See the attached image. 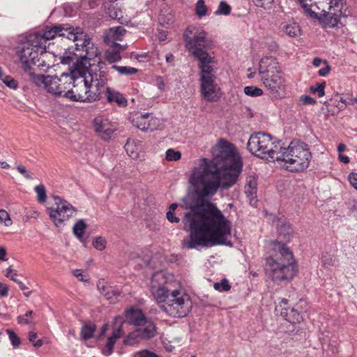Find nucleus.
I'll list each match as a JSON object with an SVG mask.
<instances>
[{
  "mask_svg": "<svg viewBox=\"0 0 357 357\" xmlns=\"http://www.w3.org/2000/svg\"><path fill=\"white\" fill-rule=\"evenodd\" d=\"M213 158H202L195 167L189 178L194 193L185 197L186 208L183 222L188 224L189 238L183 242L184 248L223 244L230 232L229 222L212 202L211 198L220 188L234 185L242 170V161L233 144L221 139L213 149Z\"/></svg>",
  "mask_w": 357,
  "mask_h": 357,
  "instance_id": "f257e3e1",
  "label": "nucleus"
},
{
  "mask_svg": "<svg viewBox=\"0 0 357 357\" xmlns=\"http://www.w3.org/2000/svg\"><path fill=\"white\" fill-rule=\"evenodd\" d=\"M150 290L160 308L167 314L174 317H185L192 307L188 294L180 287L174 276L164 271L153 274Z\"/></svg>",
  "mask_w": 357,
  "mask_h": 357,
  "instance_id": "f03ea898",
  "label": "nucleus"
},
{
  "mask_svg": "<svg viewBox=\"0 0 357 357\" xmlns=\"http://www.w3.org/2000/svg\"><path fill=\"white\" fill-rule=\"evenodd\" d=\"M304 13L310 18L319 19L325 26L335 27L343 24L346 17V0H298Z\"/></svg>",
  "mask_w": 357,
  "mask_h": 357,
  "instance_id": "7ed1b4c3",
  "label": "nucleus"
},
{
  "mask_svg": "<svg viewBox=\"0 0 357 357\" xmlns=\"http://www.w3.org/2000/svg\"><path fill=\"white\" fill-rule=\"evenodd\" d=\"M273 252L266 259V275L274 281L293 278L297 271L292 252L284 244L273 241Z\"/></svg>",
  "mask_w": 357,
  "mask_h": 357,
  "instance_id": "20e7f679",
  "label": "nucleus"
},
{
  "mask_svg": "<svg viewBox=\"0 0 357 357\" xmlns=\"http://www.w3.org/2000/svg\"><path fill=\"white\" fill-rule=\"evenodd\" d=\"M278 157L276 161L284 162L287 170L297 172L307 168L312 154L305 143L291 142L287 147L281 146Z\"/></svg>",
  "mask_w": 357,
  "mask_h": 357,
  "instance_id": "39448f33",
  "label": "nucleus"
},
{
  "mask_svg": "<svg viewBox=\"0 0 357 357\" xmlns=\"http://www.w3.org/2000/svg\"><path fill=\"white\" fill-rule=\"evenodd\" d=\"M32 34L38 38L37 40L42 46V52L45 51L47 42L56 37H64L72 40H80L83 43L81 45L77 43V46H81L82 47L84 46L89 47L91 45L89 40L86 38V36L81 28H75L69 24H59L51 27L46 26L40 31Z\"/></svg>",
  "mask_w": 357,
  "mask_h": 357,
  "instance_id": "423d86ee",
  "label": "nucleus"
},
{
  "mask_svg": "<svg viewBox=\"0 0 357 357\" xmlns=\"http://www.w3.org/2000/svg\"><path fill=\"white\" fill-rule=\"evenodd\" d=\"M89 71L87 63L84 61H77L74 63L69 74L72 77V84L65 93L66 98L73 101L88 102Z\"/></svg>",
  "mask_w": 357,
  "mask_h": 357,
  "instance_id": "0eeeda50",
  "label": "nucleus"
},
{
  "mask_svg": "<svg viewBox=\"0 0 357 357\" xmlns=\"http://www.w3.org/2000/svg\"><path fill=\"white\" fill-rule=\"evenodd\" d=\"M247 147L250 152L256 156L275 161L278 158L281 144L273 138L271 135L259 132L250 135Z\"/></svg>",
  "mask_w": 357,
  "mask_h": 357,
  "instance_id": "6e6552de",
  "label": "nucleus"
},
{
  "mask_svg": "<svg viewBox=\"0 0 357 357\" xmlns=\"http://www.w3.org/2000/svg\"><path fill=\"white\" fill-rule=\"evenodd\" d=\"M33 81L39 87H43L54 96H63L67 92L72 84V77L69 74L62 73L60 77L38 75L33 77Z\"/></svg>",
  "mask_w": 357,
  "mask_h": 357,
  "instance_id": "1a4fd4ad",
  "label": "nucleus"
},
{
  "mask_svg": "<svg viewBox=\"0 0 357 357\" xmlns=\"http://www.w3.org/2000/svg\"><path fill=\"white\" fill-rule=\"evenodd\" d=\"M128 321L135 326L141 340H150L156 335V326L151 319L146 318L138 308H130L126 312Z\"/></svg>",
  "mask_w": 357,
  "mask_h": 357,
  "instance_id": "9d476101",
  "label": "nucleus"
},
{
  "mask_svg": "<svg viewBox=\"0 0 357 357\" xmlns=\"http://www.w3.org/2000/svg\"><path fill=\"white\" fill-rule=\"evenodd\" d=\"M213 63L199 65L200 71V91L205 100L215 102L220 97V88L215 83Z\"/></svg>",
  "mask_w": 357,
  "mask_h": 357,
  "instance_id": "9b49d317",
  "label": "nucleus"
},
{
  "mask_svg": "<svg viewBox=\"0 0 357 357\" xmlns=\"http://www.w3.org/2000/svg\"><path fill=\"white\" fill-rule=\"evenodd\" d=\"M188 30H186L184 35L186 47L199 60V65L213 63V59L205 50L206 47V33L204 31H198L195 33L192 38L188 35Z\"/></svg>",
  "mask_w": 357,
  "mask_h": 357,
  "instance_id": "f8f14e48",
  "label": "nucleus"
},
{
  "mask_svg": "<svg viewBox=\"0 0 357 357\" xmlns=\"http://www.w3.org/2000/svg\"><path fill=\"white\" fill-rule=\"evenodd\" d=\"M87 77H89L88 102L100 100L101 94L107 89V73L99 66H93L89 68Z\"/></svg>",
  "mask_w": 357,
  "mask_h": 357,
  "instance_id": "ddd939ff",
  "label": "nucleus"
},
{
  "mask_svg": "<svg viewBox=\"0 0 357 357\" xmlns=\"http://www.w3.org/2000/svg\"><path fill=\"white\" fill-rule=\"evenodd\" d=\"M37 36L29 34L24 40L22 41L17 47V53L20 61L24 66H29L31 63H36V59H38V52H42V46L38 42Z\"/></svg>",
  "mask_w": 357,
  "mask_h": 357,
  "instance_id": "4468645a",
  "label": "nucleus"
},
{
  "mask_svg": "<svg viewBox=\"0 0 357 357\" xmlns=\"http://www.w3.org/2000/svg\"><path fill=\"white\" fill-rule=\"evenodd\" d=\"M56 208H48L47 213L56 227L61 226L63 222L68 220L76 212L75 208L66 200L55 197Z\"/></svg>",
  "mask_w": 357,
  "mask_h": 357,
  "instance_id": "2eb2a0df",
  "label": "nucleus"
},
{
  "mask_svg": "<svg viewBox=\"0 0 357 357\" xmlns=\"http://www.w3.org/2000/svg\"><path fill=\"white\" fill-rule=\"evenodd\" d=\"M131 121L134 126L144 132L153 131L160 129L162 126V121L151 113L135 114Z\"/></svg>",
  "mask_w": 357,
  "mask_h": 357,
  "instance_id": "dca6fc26",
  "label": "nucleus"
},
{
  "mask_svg": "<svg viewBox=\"0 0 357 357\" xmlns=\"http://www.w3.org/2000/svg\"><path fill=\"white\" fill-rule=\"evenodd\" d=\"M272 96L282 98L285 91V78L282 73H276L261 79Z\"/></svg>",
  "mask_w": 357,
  "mask_h": 357,
  "instance_id": "f3484780",
  "label": "nucleus"
},
{
  "mask_svg": "<svg viewBox=\"0 0 357 357\" xmlns=\"http://www.w3.org/2000/svg\"><path fill=\"white\" fill-rule=\"evenodd\" d=\"M282 67L278 59L273 56H264L259 63L258 72L260 79L276 73H282Z\"/></svg>",
  "mask_w": 357,
  "mask_h": 357,
  "instance_id": "a211bd4d",
  "label": "nucleus"
},
{
  "mask_svg": "<svg viewBox=\"0 0 357 357\" xmlns=\"http://www.w3.org/2000/svg\"><path fill=\"white\" fill-rule=\"evenodd\" d=\"M94 128L96 132L105 140L111 138L116 127L107 119L102 117H96L94 119Z\"/></svg>",
  "mask_w": 357,
  "mask_h": 357,
  "instance_id": "6ab92c4d",
  "label": "nucleus"
},
{
  "mask_svg": "<svg viewBox=\"0 0 357 357\" xmlns=\"http://www.w3.org/2000/svg\"><path fill=\"white\" fill-rule=\"evenodd\" d=\"M287 301V299L283 298L279 305L275 307V310L279 311L280 310L281 316L289 323L293 324L300 323L303 320V317L297 310L294 307L289 308L282 306V305H286Z\"/></svg>",
  "mask_w": 357,
  "mask_h": 357,
  "instance_id": "aec40b11",
  "label": "nucleus"
},
{
  "mask_svg": "<svg viewBox=\"0 0 357 357\" xmlns=\"http://www.w3.org/2000/svg\"><path fill=\"white\" fill-rule=\"evenodd\" d=\"M126 30L123 26H115L109 29L104 37V41L109 45H118L117 41L122 40Z\"/></svg>",
  "mask_w": 357,
  "mask_h": 357,
  "instance_id": "412c9836",
  "label": "nucleus"
},
{
  "mask_svg": "<svg viewBox=\"0 0 357 357\" xmlns=\"http://www.w3.org/2000/svg\"><path fill=\"white\" fill-rule=\"evenodd\" d=\"M280 31L290 38H298L301 36V29L294 21L283 22L280 25Z\"/></svg>",
  "mask_w": 357,
  "mask_h": 357,
  "instance_id": "4be33fe9",
  "label": "nucleus"
},
{
  "mask_svg": "<svg viewBox=\"0 0 357 357\" xmlns=\"http://www.w3.org/2000/svg\"><path fill=\"white\" fill-rule=\"evenodd\" d=\"M123 334L121 326L118 327L113 331L112 335L107 338L105 346L102 349V352L105 356H108L112 354L114 346L116 340L119 339Z\"/></svg>",
  "mask_w": 357,
  "mask_h": 357,
  "instance_id": "5701e85b",
  "label": "nucleus"
},
{
  "mask_svg": "<svg viewBox=\"0 0 357 357\" xmlns=\"http://www.w3.org/2000/svg\"><path fill=\"white\" fill-rule=\"evenodd\" d=\"M84 34L86 36V38H88L91 43L89 47H85V46L83 47H82L81 46H77V43H79L81 45L83 43L80 40H73V41L75 42L76 50H77V51L82 50L83 52H85V54L80 56L82 58V59L81 61H84L87 63V66H88L90 64L87 61L86 59H91V58L96 56L98 55V50L96 48L93 47V44L92 43L90 38L86 36V34H85L84 33Z\"/></svg>",
  "mask_w": 357,
  "mask_h": 357,
  "instance_id": "b1692460",
  "label": "nucleus"
},
{
  "mask_svg": "<svg viewBox=\"0 0 357 357\" xmlns=\"http://www.w3.org/2000/svg\"><path fill=\"white\" fill-rule=\"evenodd\" d=\"M106 96L110 103L115 102L119 107H126L128 105V100L123 94L110 88L106 89Z\"/></svg>",
  "mask_w": 357,
  "mask_h": 357,
  "instance_id": "393cba45",
  "label": "nucleus"
},
{
  "mask_svg": "<svg viewBox=\"0 0 357 357\" xmlns=\"http://www.w3.org/2000/svg\"><path fill=\"white\" fill-rule=\"evenodd\" d=\"M111 47H112V49L106 51L105 56L107 60L110 63H112L121 59V52L126 49L127 45H118Z\"/></svg>",
  "mask_w": 357,
  "mask_h": 357,
  "instance_id": "a878e982",
  "label": "nucleus"
},
{
  "mask_svg": "<svg viewBox=\"0 0 357 357\" xmlns=\"http://www.w3.org/2000/svg\"><path fill=\"white\" fill-rule=\"evenodd\" d=\"M257 190V180L255 176H248L246 178L245 192L248 197H255Z\"/></svg>",
  "mask_w": 357,
  "mask_h": 357,
  "instance_id": "bb28decb",
  "label": "nucleus"
},
{
  "mask_svg": "<svg viewBox=\"0 0 357 357\" xmlns=\"http://www.w3.org/2000/svg\"><path fill=\"white\" fill-rule=\"evenodd\" d=\"M96 329L95 324L92 322L85 323L81 330V336L84 340H89L93 336Z\"/></svg>",
  "mask_w": 357,
  "mask_h": 357,
  "instance_id": "cd10ccee",
  "label": "nucleus"
},
{
  "mask_svg": "<svg viewBox=\"0 0 357 357\" xmlns=\"http://www.w3.org/2000/svg\"><path fill=\"white\" fill-rule=\"evenodd\" d=\"M112 68L116 70L119 74L122 75H131L136 74L138 72L137 68L130 66H119L113 65Z\"/></svg>",
  "mask_w": 357,
  "mask_h": 357,
  "instance_id": "c85d7f7f",
  "label": "nucleus"
},
{
  "mask_svg": "<svg viewBox=\"0 0 357 357\" xmlns=\"http://www.w3.org/2000/svg\"><path fill=\"white\" fill-rule=\"evenodd\" d=\"M321 262L325 267L336 266L338 265L339 260L333 255L326 254L321 257Z\"/></svg>",
  "mask_w": 357,
  "mask_h": 357,
  "instance_id": "c756f323",
  "label": "nucleus"
},
{
  "mask_svg": "<svg viewBox=\"0 0 357 357\" xmlns=\"http://www.w3.org/2000/svg\"><path fill=\"white\" fill-rule=\"evenodd\" d=\"M141 340L136 329L130 332L124 339L123 342L127 345H134Z\"/></svg>",
  "mask_w": 357,
  "mask_h": 357,
  "instance_id": "7c9ffc66",
  "label": "nucleus"
},
{
  "mask_svg": "<svg viewBox=\"0 0 357 357\" xmlns=\"http://www.w3.org/2000/svg\"><path fill=\"white\" fill-rule=\"evenodd\" d=\"M207 6L204 0H198L195 4V13L199 17H202L207 14Z\"/></svg>",
  "mask_w": 357,
  "mask_h": 357,
  "instance_id": "2f4dec72",
  "label": "nucleus"
},
{
  "mask_svg": "<svg viewBox=\"0 0 357 357\" xmlns=\"http://www.w3.org/2000/svg\"><path fill=\"white\" fill-rule=\"evenodd\" d=\"M86 227V225L83 220H80L77 222L73 227V232L75 235L79 238H82Z\"/></svg>",
  "mask_w": 357,
  "mask_h": 357,
  "instance_id": "473e14b6",
  "label": "nucleus"
},
{
  "mask_svg": "<svg viewBox=\"0 0 357 357\" xmlns=\"http://www.w3.org/2000/svg\"><path fill=\"white\" fill-rule=\"evenodd\" d=\"M244 93L251 97H258L263 94V91L255 86H248L244 88Z\"/></svg>",
  "mask_w": 357,
  "mask_h": 357,
  "instance_id": "72a5a7b5",
  "label": "nucleus"
},
{
  "mask_svg": "<svg viewBox=\"0 0 357 357\" xmlns=\"http://www.w3.org/2000/svg\"><path fill=\"white\" fill-rule=\"evenodd\" d=\"M35 192L37 194L38 201L39 203H44L46 201L47 195L45 186L39 185L35 187Z\"/></svg>",
  "mask_w": 357,
  "mask_h": 357,
  "instance_id": "f704fd0d",
  "label": "nucleus"
},
{
  "mask_svg": "<svg viewBox=\"0 0 357 357\" xmlns=\"http://www.w3.org/2000/svg\"><path fill=\"white\" fill-rule=\"evenodd\" d=\"M231 13V7L225 1H220L218 8L215 12L217 15H227Z\"/></svg>",
  "mask_w": 357,
  "mask_h": 357,
  "instance_id": "c9c22d12",
  "label": "nucleus"
},
{
  "mask_svg": "<svg viewBox=\"0 0 357 357\" xmlns=\"http://www.w3.org/2000/svg\"><path fill=\"white\" fill-rule=\"evenodd\" d=\"M181 158V153L172 149H169L166 151V160L168 161H178Z\"/></svg>",
  "mask_w": 357,
  "mask_h": 357,
  "instance_id": "e433bc0d",
  "label": "nucleus"
},
{
  "mask_svg": "<svg viewBox=\"0 0 357 357\" xmlns=\"http://www.w3.org/2000/svg\"><path fill=\"white\" fill-rule=\"evenodd\" d=\"M326 86V82H323L321 83H316L314 85H312L310 86L311 92L314 93H317L319 97H322L324 96V88Z\"/></svg>",
  "mask_w": 357,
  "mask_h": 357,
  "instance_id": "4c0bfd02",
  "label": "nucleus"
},
{
  "mask_svg": "<svg viewBox=\"0 0 357 357\" xmlns=\"http://www.w3.org/2000/svg\"><path fill=\"white\" fill-rule=\"evenodd\" d=\"M213 287L219 291H228L231 289L229 281L225 278L222 279L220 282L214 283Z\"/></svg>",
  "mask_w": 357,
  "mask_h": 357,
  "instance_id": "58836bf2",
  "label": "nucleus"
},
{
  "mask_svg": "<svg viewBox=\"0 0 357 357\" xmlns=\"http://www.w3.org/2000/svg\"><path fill=\"white\" fill-rule=\"evenodd\" d=\"M0 223H3L6 227H9L13 224V221L10 219L9 214L4 209L0 210Z\"/></svg>",
  "mask_w": 357,
  "mask_h": 357,
  "instance_id": "ea45409f",
  "label": "nucleus"
},
{
  "mask_svg": "<svg viewBox=\"0 0 357 357\" xmlns=\"http://www.w3.org/2000/svg\"><path fill=\"white\" fill-rule=\"evenodd\" d=\"M92 244L96 249L102 251L105 248L106 240L102 236L96 237L93 241Z\"/></svg>",
  "mask_w": 357,
  "mask_h": 357,
  "instance_id": "a19ab883",
  "label": "nucleus"
},
{
  "mask_svg": "<svg viewBox=\"0 0 357 357\" xmlns=\"http://www.w3.org/2000/svg\"><path fill=\"white\" fill-rule=\"evenodd\" d=\"M7 333L8 334L9 339L11 342L12 345L16 348L20 346L21 344L20 338L17 336L16 333H15L13 331L7 329Z\"/></svg>",
  "mask_w": 357,
  "mask_h": 357,
  "instance_id": "79ce46f5",
  "label": "nucleus"
},
{
  "mask_svg": "<svg viewBox=\"0 0 357 357\" xmlns=\"http://www.w3.org/2000/svg\"><path fill=\"white\" fill-rule=\"evenodd\" d=\"M8 87L16 89L18 87V82L9 75H6L1 80Z\"/></svg>",
  "mask_w": 357,
  "mask_h": 357,
  "instance_id": "37998d69",
  "label": "nucleus"
},
{
  "mask_svg": "<svg viewBox=\"0 0 357 357\" xmlns=\"http://www.w3.org/2000/svg\"><path fill=\"white\" fill-rule=\"evenodd\" d=\"M119 295L120 292L119 291L113 290L111 287H109L104 294L105 298L111 302H115Z\"/></svg>",
  "mask_w": 357,
  "mask_h": 357,
  "instance_id": "c03bdc74",
  "label": "nucleus"
},
{
  "mask_svg": "<svg viewBox=\"0 0 357 357\" xmlns=\"http://www.w3.org/2000/svg\"><path fill=\"white\" fill-rule=\"evenodd\" d=\"M28 337H29V340L33 344V347H40L43 345V340L40 339H37L38 338L37 333H36L33 331H31V332H29Z\"/></svg>",
  "mask_w": 357,
  "mask_h": 357,
  "instance_id": "a18cd8bd",
  "label": "nucleus"
},
{
  "mask_svg": "<svg viewBox=\"0 0 357 357\" xmlns=\"http://www.w3.org/2000/svg\"><path fill=\"white\" fill-rule=\"evenodd\" d=\"M107 13L112 19L119 20L121 18L123 17L121 10L119 8H110L109 7H108Z\"/></svg>",
  "mask_w": 357,
  "mask_h": 357,
  "instance_id": "49530a36",
  "label": "nucleus"
},
{
  "mask_svg": "<svg viewBox=\"0 0 357 357\" xmlns=\"http://www.w3.org/2000/svg\"><path fill=\"white\" fill-rule=\"evenodd\" d=\"M255 4L264 9H269L272 7L274 0H253Z\"/></svg>",
  "mask_w": 357,
  "mask_h": 357,
  "instance_id": "de8ad7c7",
  "label": "nucleus"
},
{
  "mask_svg": "<svg viewBox=\"0 0 357 357\" xmlns=\"http://www.w3.org/2000/svg\"><path fill=\"white\" fill-rule=\"evenodd\" d=\"M5 276L8 278H10L11 280H13V282H17V281H19L17 279V272L16 270H14L12 266H9L7 269H6V273L5 275Z\"/></svg>",
  "mask_w": 357,
  "mask_h": 357,
  "instance_id": "09e8293b",
  "label": "nucleus"
},
{
  "mask_svg": "<svg viewBox=\"0 0 357 357\" xmlns=\"http://www.w3.org/2000/svg\"><path fill=\"white\" fill-rule=\"evenodd\" d=\"M33 314V311L30 310L26 312V314L23 316H19L17 317V322L20 324H28L30 321L28 319V317H31Z\"/></svg>",
  "mask_w": 357,
  "mask_h": 357,
  "instance_id": "8fccbe9b",
  "label": "nucleus"
},
{
  "mask_svg": "<svg viewBox=\"0 0 357 357\" xmlns=\"http://www.w3.org/2000/svg\"><path fill=\"white\" fill-rule=\"evenodd\" d=\"M17 171L27 179H31L32 175L26 170V167L22 165L17 166Z\"/></svg>",
  "mask_w": 357,
  "mask_h": 357,
  "instance_id": "3c124183",
  "label": "nucleus"
},
{
  "mask_svg": "<svg viewBox=\"0 0 357 357\" xmlns=\"http://www.w3.org/2000/svg\"><path fill=\"white\" fill-rule=\"evenodd\" d=\"M135 357H158V356L148 350H142L135 354Z\"/></svg>",
  "mask_w": 357,
  "mask_h": 357,
  "instance_id": "603ef678",
  "label": "nucleus"
},
{
  "mask_svg": "<svg viewBox=\"0 0 357 357\" xmlns=\"http://www.w3.org/2000/svg\"><path fill=\"white\" fill-rule=\"evenodd\" d=\"M125 149L128 153V154L131 157V158H136L137 156V153H136L135 151H134L132 150V144H130V142H127L126 144L125 145Z\"/></svg>",
  "mask_w": 357,
  "mask_h": 357,
  "instance_id": "864d4df0",
  "label": "nucleus"
},
{
  "mask_svg": "<svg viewBox=\"0 0 357 357\" xmlns=\"http://www.w3.org/2000/svg\"><path fill=\"white\" fill-rule=\"evenodd\" d=\"M324 63L325 64V67L321 68L318 72L319 75L322 77L327 75L331 70V67L328 64L327 61H324Z\"/></svg>",
  "mask_w": 357,
  "mask_h": 357,
  "instance_id": "5fc2aeb1",
  "label": "nucleus"
},
{
  "mask_svg": "<svg viewBox=\"0 0 357 357\" xmlns=\"http://www.w3.org/2000/svg\"><path fill=\"white\" fill-rule=\"evenodd\" d=\"M301 100L304 105H314L316 103V100L308 96H302Z\"/></svg>",
  "mask_w": 357,
  "mask_h": 357,
  "instance_id": "6e6d98bb",
  "label": "nucleus"
},
{
  "mask_svg": "<svg viewBox=\"0 0 357 357\" xmlns=\"http://www.w3.org/2000/svg\"><path fill=\"white\" fill-rule=\"evenodd\" d=\"M73 275L80 281L84 282L88 280V279L86 278V276L82 274V271L81 269H76L73 271Z\"/></svg>",
  "mask_w": 357,
  "mask_h": 357,
  "instance_id": "4d7b16f0",
  "label": "nucleus"
},
{
  "mask_svg": "<svg viewBox=\"0 0 357 357\" xmlns=\"http://www.w3.org/2000/svg\"><path fill=\"white\" fill-rule=\"evenodd\" d=\"M166 217L170 222L178 223L180 221L179 218L175 216L174 212H167Z\"/></svg>",
  "mask_w": 357,
  "mask_h": 357,
  "instance_id": "13d9d810",
  "label": "nucleus"
},
{
  "mask_svg": "<svg viewBox=\"0 0 357 357\" xmlns=\"http://www.w3.org/2000/svg\"><path fill=\"white\" fill-rule=\"evenodd\" d=\"M349 180L351 185L357 190V174L351 173L349 175Z\"/></svg>",
  "mask_w": 357,
  "mask_h": 357,
  "instance_id": "bf43d9fd",
  "label": "nucleus"
},
{
  "mask_svg": "<svg viewBox=\"0 0 357 357\" xmlns=\"http://www.w3.org/2000/svg\"><path fill=\"white\" fill-rule=\"evenodd\" d=\"M97 287L99 289V291L104 295L105 291L109 288V287H107L105 284V282L99 281L97 284Z\"/></svg>",
  "mask_w": 357,
  "mask_h": 357,
  "instance_id": "052dcab7",
  "label": "nucleus"
},
{
  "mask_svg": "<svg viewBox=\"0 0 357 357\" xmlns=\"http://www.w3.org/2000/svg\"><path fill=\"white\" fill-rule=\"evenodd\" d=\"M8 294V287L7 285L0 282V296H7Z\"/></svg>",
  "mask_w": 357,
  "mask_h": 357,
  "instance_id": "680f3d73",
  "label": "nucleus"
},
{
  "mask_svg": "<svg viewBox=\"0 0 357 357\" xmlns=\"http://www.w3.org/2000/svg\"><path fill=\"white\" fill-rule=\"evenodd\" d=\"M156 84L160 91H163L165 89V84L162 77H158L156 78Z\"/></svg>",
  "mask_w": 357,
  "mask_h": 357,
  "instance_id": "e2e57ef3",
  "label": "nucleus"
},
{
  "mask_svg": "<svg viewBox=\"0 0 357 357\" xmlns=\"http://www.w3.org/2000/svg\"><path fill=\"white\" fill-rule=\"evenodd\" d=\"M6 249L3 247H0V260L6 261L7 259L6 258Z\"/></svg>",
  "mask_w": 357,
  "mask_h": 357,
  "instance_id": "0e129e2a",
  "label": "nucleus"
},
{
  "mask_svg": "<svg viewBox=\"0 0 357 357\" xmlns=\"http://www.w3.org/2000/svg\"><path fill=\"white\" fill-rule=\"evenodd\" d=\"M107 329H108V325L107 324H104L102 326V328L100 329V333L99 336L98 337V340H100L101 337L105 335V334L106 331H107Z\"/></svg>",
  "mask_w": 357,
  "mask_h": 357,
  "instance_id": "69168bd1",
  "label": "nucleus"
},
{
  "mask_svg": "<svg viewBox=\"0 0 357 357\" xmlns=\"http://www.w3.org/2000/svg\"><path fill=\"white\" fill-rule=\"evenodd\" d=\"M166 61L171 65L174 66V56L172 54L169 53L165 56Z\"/></svg>",
  "mask_w": 357,
  "mask_h": 357,
  "instance_id": "338daca9",
  "label": "nucleus"
},
{
  "mask_svg": "<svg viewBox=\"0 0 357 357\" xmlns=\"http://www.w3.org/2000/svg\"><path fill=\"white\" fill-rule=\"evenodd\" d=\"M324 61H323L321 59L319 58V57H316L313 59V61H312V64L315 66V67H319L321 66V64L322 63H324Z\"/></svg>",
  "mask_w": 357,
  "mask_h": 357,
  "instance_id": "774afa93",
  "label": "nucleus"
}]
</instances>
